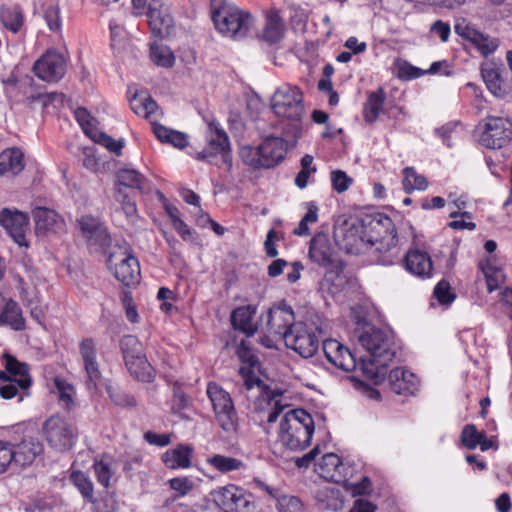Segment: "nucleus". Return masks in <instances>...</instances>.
Instances as JSON below:
<instances>
[{"mask_svg":"<svg viewBox=\"0 0 512 512\" xmlns=\"http://www.w3.org/2000/svg\"><path fill=\"white\" fill-rule=\"evenodd\" d=\"M512 135V123L502 117L489 116L486 118L480 143L487 148L499 149L505 146Z\"/></svg>","mask_w":512,"mask_h":512,"instance_id":"obj_17","label":"nucleus"},{"mask_svg":"<svg viewBox=\"0 0 512 512\" xmlns=\"http://www.w3.org/2000/svg\"><path fill=\"white\" fill-rule=\"evenodd\" d=\"M236 353L241 362L246 363L250 367H255L256 364L258 363L257 356L254 354L252 348L245 340H242L241 343L238 345Z\"/></svg>","mask_w":512,"mask_h":512,"instance_id":"obj_56","label":"nucleus"},{"mask_svg":"<svg viewBox=\"0 0 512 512\" xmlns=\"http://www.w3.org/2000/svg\"><path fill=\"white\" fill-rule=\"evenodd\" d=\"M257 307L254 305H245L235 308L231 313V324L235 330L241 331L247 337L253 336L258 325L253 321L256 315Z\"/></svg>","mask_w":512,"mask_h":512,"instance_id":"obj_27","label":"nucleus"},{"mask_svg":"<svg viewBox=\"0 0 512 512\" xmlns=\"http://www.w3.org/2000/svg\"><path fill=\"white\" fill-rule=\"evenodd\" d=\"M192 449L189 446L179 445L174 449L166 451L162 460L168 468H188L190 467V457Z\"/></svg>","mask_w":512,"mask_h":512,"instance_id":"obj_37","label":"nucleus"},{"mask_svg":"<svg viewBox=\"0 0 512 512\" xmlns=\"http://www.w3.org/2000/svg\"><path fill=\"white\" fill-rule=\"evenodd\" d=\"M1 20L5 28L13 33H17L23 25V16L17 9L2 10Z\"/></svg>","mask_w":512,"mask_h":512,"instance_id":"obj_47","label":"nucleus"},{"mask_svg":"<svg viewBox=\"0 0 512 512\" xmlns=\"http://www.w3.org/2000/svg\"><path fill=\"white\" fill-rule=\"evenodd\" d=\"M325 333V325L316 316L305 322H297L285 335V345L303 358L312 357L319 349L320 338Z\"/></svg>","mask_w":512,"mask_h":512,"instance_id":"obj_5","label":"nucleus"},{"mask_svg":"<svg viewBox=\"0 0 512 512\" xmlns=\"http://www.w3.org/2000/svg\"><path fill=\"white\" fill-rule=\"evenodd\" d=\"M260 146L263 168H272L278 165L287 152V142L282 137L268 136Z\"/></svg>","mask_w":512,"mask_h":512,"instance_id":"obj_23","label":"nucleus"},{"mask_svg":"<svg viewBox=\"0 0 512 512\" xmlns=\"http://www.w3.org/2000/svg\"><path fill=\"white\" fill-rule=\"evenodd\" d=\"M115 199L121 204L127 217H133L137 213L136 203L131 195L122 187H115Z\"/></svg>","mask_w":512,"mask_h":512,"instance_id":"obj_48","label":"nucleus"},{"mask_svg":"<svg viewBox=\"0 0 512 512\" xmlns=\"http://www.w3.org/2000/svg\"><path fill=\"white\" fill-rule=\"evenodd\" d=\"M70 480L80 491L82 496L88 500L93 498V483L89 477L82 471H74L70 476Z\"/></svg>","mask_w":512,"mask_h":512,"instance_id":"obj_45","label":"nucleus"},{"mask_svg":"<svg viewBox=\"0 0 512 512\" xmlns=\"http://www.w3.org/2000/svg\"><path fill=\"white\" fill-rule=\"evenodd\" d=\"M403 189L406 193H411L414 190H426L428 181L425 176L418 174L413 167H406L403 170Z\"/></svg>","mask_w":512,"mask_h":512,"instance_id":"obj_41","label":"nucleus"},{"mask_svg":"<svg viewBox=\"0 0 512 512\" xmlns=\"http://www.w3.org/2000/svg\"><path fill=\"white\" fill-rule=\"evenodd\" d=\"M13 467H15V465L12 444L6 441H0V474Z\"/></svg>","mask_w":512,"mask_h":512,"instance_id":"obj_54","label":"nucleus"},{"mask_svg":"<svg viewBox=\"0 0 512 512\" xmlns=\"http://www.w3.org/2000/svg\"><path fill=\"white\" fill-rule=\"evenodd\" d=\"M323 352L331 364L343 371H353L359 365L352 352L337 340H324Z\"/></svg>","mask_w":512,"mask_h":512,"instance_id":"obj_20","label":"nucleus"},{"mask_svg":"<svg viewBox=\"0 0 512 512\" xmlns=\"http://www.w3.org/2000/svg\"><path fill=\"white\" fill-rule=\"evenodd\" d=\"M190 405V398L183 392L180 385L176 382L173 386V399L171 405V411L174 414L180 413Z\"/></svg>","mask_w":512,"mask_h":512,"instance_id":"obj_52","label":"nucleus"},{"mask_svg":"<svg viewBox=\"0 0 512 512\" xmlns=\"http://www.w3.org/2000/svg\"><path fill=\"white\" fill-rule=\"evenodd\" d=\"M279 512H307L302 501L291 495H282L276 498Z\"/></svg>","mask_w":512,"mask_h":512,"instance_id":"obj_46","label":"nucleus"},{"mask_svg":"<svg viewBox=\"0 0 512 512\" xmlns=\"http://www.w3.org/2000/svg\"><path fill=\"white\" fill-rule=\"evenodd\" d=\"M210 497L220 512H259L254 496L233 484L214 489Z\"/></svg>","mask_w":512,"mask_h":512,"instance_id":"obj_7","label":"nucleus"},{"mask_svg":"<svg viewBox=\"0 0 512 512\" xmlns=\"http://www.w3.org/2000/svg\"><path fill=\"white\" fill-rule=\"evenodd\" d=\"M132 5L137 15L146 13L150 29L155 36L164 38L171 34L174 21L163 9L162 0H132Z\"/></svg>","mask_w":512,"mask_h":512,"instance_id":"obj_11","label":"nucleus"},{"mask_svg":"<svg viewBox=\"0 0 512 512\" xmlns=\"http://www.w3.org/2000/svg\"><path fill=\"white\" fill-rule=\"evenodd\" d=\"M107 265L115 278L124 285L130 286L138 282L140 277L139 262L126 250L111 253Z\"/></svg>","mask_w":512,"mask_h":512,"instance_id":"obj_16","label":"nucleus"},{"mask_svg":"<svg viewBox=\"0 0 512 512\" xmlns=\"http://www.w3.org/2000/svg\"><path fill=\"white\" fill-rule=\"evenodd\" d=\"M502 72L503 70L492 62L481 65V76L487 89L493 96L500 99H504L510 94V88L506 84Z\"/></svg>","mask_w":512,"mask_h":512,"instance_id":"obj_22","label":"nucleus"},{"mask_svg":"<svg viewBox=\"0 0 512 512\" xmlns=\"http://www.w3.org/2000/svg\"><path fill=\"white\" fill-rule=\"evenodd\" d=\"M32 70L39 79L56 83L66 74L67 59L56 49H49L34 63Z\"/></svg>","mask_w":512,"mask_h":512,"instance_id":"obj_15","label":"nucleus"},{"mask_svg":"<svg viewBox=\"0 0 512 512\" xmlns=\"http://www.w3.org/2000/svg\"><path fill=\"white\" fill-rule=\"evenodd\" d=\"M482 438H484V432H479L473 424L466 425L461 433L462 443L468 449H475Z\"/></svg>","mask_w":512,"mask_h":512,"instance_id":"obj_50","label":"nucleus"},{"mask_svg":"<svg viewBox=\"0 0 512 512\" xmlns=\"http://www.w3.org/2000/svg\"><path fill=\"white\" fill-rule=\"evenodd\" d=\"M93 467L95 475L97 477V481L107 488L109 486L110 479L113 475V471L111 470L110 464L101 460L96 461Z\"/></svg>","mask_w":512,"mask_h":512,"instance_id":"obj_57","label":"nucleus"},{"mask_svg":"<svg viewBox=\"0 0 512 512\" xmlns=\"http://www.w3.org/2000/svg\"><path fill=\"white\" fill-rule=\"evenodd\" d=\"M89 138L94 143L105 147L109 152L114 153L117 156L122 154V149L125 145L123 139L115 140L105 132L99 131L98 129L94 131Z\"/></svg>","mask_w":512,"mask_h":512,"instance_id":"obj_43","label":"nucleus"},{"mask_svg":"<svg viewBox=\"0 0 512 512\" xmlns=\"http://www.w3.org/2000/svg\"><path fill=\"white\" fill-rule=\"evenodd\" d=\"M44 19L48 28L53 32H58L61 29L60 10L57 6H48L44 13Z\"/></svg>","mask_w":512,"mask_h":512,"instance_id":"obj_58","label":"nucleus"},{"mask_svg":"<svg viewBox=\"0 0 512 512\" xmlns=\"http://www.w3.org/2000/svg\"><path fill=\"white\" fill-rule=\"evenodd\" d=\"M78 224L82 234L93 244L104 247L110 243L107 228L99 218L85 215L78 220Z\"/></svg>","mask_w":512,"mask_h":512,"instance_id":"obj_24","label":"nucleus"},{"mask_svg":"<svg viewBox=\"0 0 512 512\" xmlns=\"http://www.w3.org/2000/svg\"><path fill=\"white\" fill-rule=\"evenodd\" d=\"M455 31L475 44L484 56L494 53L498 48V41L496 39L490 38L488 35L476 29L466 27V32L462 33L460 32V25H456Z\"/></svg>","mask_w":512,"mask_h":512,"instance_id":"obj_30","label":"nucleus"},{"mask_svg":"<svg viewBox=\"0 0 512 512\" xmlns=\"http://www.w3.org/2000/svg\"><path fill=\"white\" fill-rule=\"evenodd\" d=\"M390 389L399 395H413L418 390L417 376L403 368H395L388 375Z\"/></svg>","mask_w":512,"mask_h":512,"instance_id":"obj_25","label":"nucleus"},{"mask_svg":"<svg viewBox=\"0 0 512 512\" xmlns=\"http://www.w3.org/2000/svg\"><path fill=\"white\" fill-rule=\"evenodd\" d=\"M5 369L10 376L17 379V383L21 390H27L31 386V377L29 375V367L26 363L19 362L10 354L4 355Z\"/></svg>","mask_w":512,"mask_h":512,"instance_id":"obj_33","label":"nucleus"},{"mask_svg":"<svg viewBox=\"0 0 512 512\" xmlns=\"http://www.w3.org/2000/svg\"><path fill=\"white\" fill-rule=\"evenodd\" d=\"M80 355L85 371V384L89 390L97 389L101 383L102 374L96 359V345L93 339L85 338L79 345Z\"/></svg>","mask_w":512,"mask_h":512,"instance_id":"obj_18","label":"nucleus"},{"mask_svg":"<svg viewBox=\"0 0 512 512\" xmlns=\"http://www.w3.org/2000/svg\"><path fill=\"white\" fill-rule=\"evenodd\" d=\"M261 329L263 332L278 336L285 340V335L291 331L292 326L296 324L295 315L292 307L285 301H281L268 309L267 314L262 317Z\"/></svg>","mask_w":512,"mask_h":512,"instance_id":"obj_14","label":"nucleus"},{"mask_svg":"<svg viewBox=\"0 0 512 512\" xmlns=\"http://www.w3.org/2000/svg\"><path fill=\"white\" fill-rule=\"evenodd\" d=\"M359 343L368 352V357L360 358V369L366 378L380 384L386 377L387 367L397 357L398 346L393 336L373 327L359 336Z\"/></svg>","mask_w":512,"mask_h":512,"instance_id":"obj_2","label":"nucleus"},{"mask_svg":"<svg viewBox=\"0 0 512 512\" xmlns=\"http://www.w3.org/2000/svg\"><path fill=\"white\" fill-rule=\"evenodd\" d=\"M230 141L226 132L218 124L209 123V134L207 136L206 147L196 154V159L213 163L218 155L221 156L223 163L232 167V158L230 154Z\"/></svg>","mask_w":512,"mask_h":512,"instance_id":"obj_13","label":"nucleus"},{"mask_svg":"<svg viewBox=\"0 0 512 512\" xmlns=\"http://www.w3.org/2000/svg\"><path fill=\"white\" fill-rule=\"evenodd\" d=\"M55 383L60 394L59 399L65 403L66 407H69L73 403L72 386L59 379H56Z\"/></svg>","mask_w":512,"mask_h":512,"instance_id":"obj_61","label":"nucleus"},{"mask_svg":"<svg viewBox=\"0 0 512 512\" xmlns=\"http://www.w3.org/2000/svg\"><path fill=\"white\" fill-rule=\"evenodd\" d=\"M106 390L115 405L121 407H134L136 405L135 398L120 388L108 385Z\"/></svg>","mask_w":512,"mask_h":512,"instance_id":"obj_51","label":"nucleus"},{"mask_svg":"<svg viewBox=\"0 0 512 512\" xmlns=\"http://www.w3.org/2000/svg\"><path fill=\"white\" fill-rule=\"evenodd\" d=\"M318 506L322 510L338 511L343 506L341 493L338 489L324 487L316 492Z\"/></svg>","mask_w":512,"mask_h":512,"instance_id":"obj_38","label":"nucleus"},{"mask_svg":"<svg viewBox=\"0 0 512 512\" xmlns=\"http://www.w3.org/2000/svg\"><path fill=\"white\" fill-rule=\"evenodd\" d=\"M207 396L219 427L228 435L236 433L239 419L230 394L218 384L210 382L207 386Z\"/></svg>","mask_w":512,"mask_h":512,"instance_id":"obj_8","label":"nucleus"},{"mask_svg":"<svg viewBox=\"0 0 512 512\" xmlns=\"http://www.w3.org/2000/svg\"><path fill=\"white\" fill-rule=\"evenodd\" d=\"M211 15L216 29L226 37L241 40L255 30V19L250 12L227 0H211Z\"/></svg>","mask_w":512,"mask_h":512,"instance_id":"obj_3","label":"nucleus"},{"mask_svg":"<svg viewBox=\"0 0 512 512\" xmlns=\"http://www.w3.org/2000/svg\"><path fill=\"white\" fill-rule=\"evenodd\" d=\"M130 106L134 113L146 119H152L159 110L156 101L146 92L136 93L130 100Z\"/></svg>","mask_w":512,"mask_h":512,"instance_id":"obj_35","label":"nucleus"},{"mask_svg":"<svg viewBox=\"0 0 512 512\" xmlns=\"http://www.w3.org/2000/svg\"><path fill=\"white\" fill-rule=\"evenodd\" d=\"M341 465L342 463L338 455L327 453L318 464V472L323 478L334 480Z\"/></svg>","mask_w":512,"mask_h":512,"instance_id":"obj_42","label":"nucleus"},{"mask_svg":"<svg viewBox=\"0 0 512 512\" xmlns=\"http://www.w3.org/2000/svg\"><path fill=\"white\" fill-rule=\"evenodd\" d=\"M271 108L276 116L299 122L304 113L303 93L295 85L283 84L274 92Z\"/></svg>","mask_w":512,"mask_h":512,"instance_id":"obj_9","label":"nucleus"},{"mask_svg":"<svg viewBox=\"0 0 512 512\" xmlns=\"http://www.w3.org/2000/svg\"><path fill=\"white\" fill-rule=\"evenodd\" d=\"M75 118L81 126L83 132L90 137L97 128L93 125V118L90 113L83 107H79L75 110Z\"/></svg>","mask_w":512,"mask_h":512,"instance_id":"obj_55","label":"nucleus"},{"mask_svg":"<svg viewBox=\"0 0 512 512\" xmlns=\"http://www.w3.org/2000/svg\"><path fill=\"white\" fill-rule=\"evenodd\" d=\"M240 157L242 161L252 168H263L262 156L260 146L252 147L245 146L240 150Z\"/></svg>","mask_w":512,"mask_h":512,"instance_id":"obj_49","label":"nucleus"},{"mask_svg":"<svg viewBox=\"0 0 512 512\" xmlns=\"http://www.w3.org/2000/svg\"><path fill=\"white\" fill-rule=\"evenodd\" d=\"M144 439L151 445L158 447L168 446L171 442L169 434H157L152 431H147L144 434Z\"/></svg>","mask_w":512,"mask_h":512,"instance_id":"obj_62","label":"nucleus"},{"mask_svg":"<svg viewBox=\"0 0 512 512\" xmlns=\"http://www.w3.org/2000/svg\"><path fill=\"white\" fill-rule=\"evenodd\" d=\"M150 58L157 66L170 68L174 65L175 57L171 49L158 42H154L150 45Z\"/></svg>","mask_w":512,"mask_h":512,"instance_id":"obj_40","label":"nucleus"},{"mask_svg":"<svg viewBox=\"0 0 512 512\" xmlns=\"http://www.w3.org/2000/svg\"><path fill=\"white\" fill-rule=\"evenodd\" d=\"M308 255L313 263L326 270V276L332 273L338 275L345 268L344 262L339 258L326 233L319 232L313 236L310 240Z\"/></svg>","mask_w":512,"mask_h":512,"instance_id":"obj_10","label":"nucleus"},{"mask_svg":"<svg viewBox=\"0 0 512 512\" xmlns=\"http://www.w3.org/2000/svg\"><path fill=\"white\" fill-rule=\"evenodd\" d=\"M306 213L299 222L298 227L293 231L295 235L298 236H308L310 235V229L308 227L309 224H314L318 221V206L314 201L306 202Z\"/></svg>","mask_w":512,"mask_h":512,"instance_id":"obj_44","label":"nucleus"},{"mask_svg":"<svg viewBox=\"0 0 512 512\" xmlns=\"http://www.w3.org/2000/svg\"><path fill=\"white\" fill-rule=\"evenodd\" d=\"M434 295L441 304H449L455 299V296L450 292V285L446 281H440L436 285Z\"/></svg>","mask_w":512,"mask_h":512,"instance_id":"obj_59","label":"nucleus"},{"mask_svg":"<svg viewBox=\"0 0 512 512\" xmlns=\"http://www.w3.org/2000/svg\"><path fill=\"white\" fill-rule=\"evenodd\" d=\"M125 366L136 380L150 383L154 380L155 371L148 362L143 346L134 335H125L120 340Z\"/></svg>","mask_w":512,"mask_h":512,"instance_id":"obj_6","label":"nucleus"},{"mask_svg":"<svg viewBox=\"0 0 512 512\" xmlns=\"http://www.w3.org/2000/svg\"><path fill=\"white\" fill-rule=\"evenodd\" d=\"M333 236L336 244L351 254H358L377 242H385L387 246L397 243L396 229L388 216L371 219L368 224L358 218L338 221L334 225Z\"/></svg>","mask_w":512,"mask_h":512,"instance_id":"obj_1","label":"nucleus"},{"mask_svg":"<svg viewBox=\"0 0 512 512\" xmlns=\"http://www.w3.org/2000/svg\"><path fill=\"white\" fill-rule=\"evenodd\" d=\"M42 430L47 443L57 451H67L75 443L76 433L73 425L59 415L49 417L44 422Z\"/></svg>","mask_w":512,"mask_h":512,"instance_id":"obj_12","label":"nucleus"},{"mask_svg":"<svg viewBox=\"0 0 512 512\" xmlns=\"http://www.w3.org/2000/svg\"><path fill=\"white\" fill-rule=\"evenodd\" d=\"M206 462L211 468L223 474L246 468V464L240 459L222 454H214L208 457Z\"/></svg>","mask_w":512,"mask_h":512,"instance_id":"obj_39","label":"nucleus"},{"mask_svg":"<svg viewBox=\"0 0 512 512\" xmlns=\"http://www.w3.org/2000/svg\"><path fill=\"white\" fill-rule=\"evenodd\" d=\"M24 168L23 154L17 148L6 149L0 153V175H17Z\"/></svg>","mask_w":512,"mask_h":512,"instance_id":"obj_36","label":"nucleus"},{"mask_svg":"<svg viewBox=\"0 0 512 512\" xmlns=\"http://www.w3.org/2000/svg\"><path fill=\"white\" fill-rule=\"evenodd\" d=\"M116 179L115 187L137 189L140 193L149 192L151 189L148 179L135 169L118 170Z\"/></svg>","mask_w":512,"mask_h":512,"instance_id":"obj_29","label":"nucleus"},{"mask_svg":"<svg viewBox=\"0 0 512 512\" xmlns=\"http://www.w3.org/2000/svg\"><path fill=\"white\" fill-rule=\"evenodd\" d=\"M115 510L116 503L111 497L105 496L94 501V512H114Z\"/></svg>","mask_w":512,"mask_h":512,"instance_id":"obj_64","label":"nucleus"},{"mask_svg":"<svg viewBox=\"0 0 512 512\" xmlns=\"http://www.w3.org/2000/svg\"><path fill=\"white\" fill-rule=\"evenodd\" d=\"M32 214L38 231L57 233L64 230L65 221L55 210L36 207Z\"/></svg>","mask_w":512,"mask_h":512,"instance_id":"obj_28","label":"nucleus"},{"mask_svg":"<svg viewBox=\"0 0 512 512\" xmlns=\"http://www.w3.org/2000/svg\"><path fill=\"white\" fill-rule=\"evenodd\" d=\"M333 189L337 193H344L352 185L353 180L342 170H334L330 174Z\"/></svg>","mask_w":512,"mask_h":512,"instance_id":"obj_53","label":"nucleus"},{"mask_svg":"<svg viewBox=\"0 0 512 512\" xmlns=\"http://www.w3.org/2000/svg\"><path fill=\"white\" fill-rule=\"evenodd\" d=\"M0 225L19 246H28L25 234L28 229L29 218L25 213L4 208L0 212Z\"/></svg>","mask_w":512,"mask_h":512,"instance_id":"obj_19","label":"nucleus"},{"mask_svg":"<svg viewBox=\"0 0 512 512\" xmlns=\"http://www.w3.org/2000/svg\"><path fill=\"white\" fill-rule=\"evenodd\" d=\"M404 265L407 271L420 278H429L433 270L430 255L419 249H411L406 253Z\"/></svg>","mask_w":512,"mask_h":512,"instance_id":"obj_26","label":"nucleus"},{"mask_svg":"<svg viewBox=\"0 0 512 512\" xmlns=\"http://www.w3.org/2000/svg\"><path fill=\"white\" fill-rule=\"evenodd\" d=\"M386 100V93L382 87L371 92L363 107V118L368 124H373L379 117Z\"/></svg>","mask_w":512,"mask_h":512,"instance_id":"obj_32","label":"nucleus"},{"mask_svg":"<svg viewBox=\"0 0 512 512\" xmlns=\"http://www.w3.org/2000/svg\"><path fill=\"white\" fill-rule=\"evenodd\" d=\"M42 452L43 445L36 437H23L20 442L12 444L15 468L31 465Z\"/></svg>","mask_w":512,"mask_h":512,"instance_id":"obj_21","label":"nucleus"},{"mask_svg":"<svg viewBox=\"0 0 512 512\" xmlns=\"http://www.w3.org/2000/svg\"><path fill=\"white\" fill-rule=\"evenodd\" d=\"M430 31L439 35L442 42H446L449 39L451 28L449 23L437 20L431 25Z\"/></svg>","mask_w":512,"mask_h":512,"instance_id":"obj_63","label":"nucleus"},{"mask_svg":"<svg viewBox=\"0 0 512 512\" xmlns=\"http://www.w3.org/2000/svg\"><path fill=\"white\" fill-rule=\"evenodd\" d=\"M283 32L284 23L279 10L276 8L270 9L266 13V23L262 34L263 39L270 44H275L282 39Z\"/></svg>","mask_w":512,"mask_h":512,"instance_id":"obj_31","label":"nucleus"},{"mask_svg":"<svg viewBox=\"0 0 512 512\" xmlns=\"http://www.w3.org/2000/svg\"><path fill=\"white\" fill-rule=\"evenodd\" d=\"M171 489L176 491L175 495L185 496L192 490V482L187 478H173L169 481Z\"/></svg>","mask_w":512,"mask_h":512,"instance_id":"obj_60","label":"nucleus"},{"mask_svg":"<svg viewBox=\"0 0 512 512\" xmlns=\"http://www.w3.org/2000/svg\"><path fill=\"white\" fill-rule=\"evenodd\" d=\"M3 325H9L15 331L25 329V320L22 316L21 308L18 303L12 299L5 303L0 313V326Z\"/></svg>","mask_w":512,"mask_h":512,"instance_id":"obj_34","label":"nucleus"},{"mask_svg":"<svg viewBox=\"0 0 512 512\" xmlns=\"http://www.w3.org/2000/svg\"><path fill=\"white\" fill-rule=\"evenodd\" d=\"M312 416L304 409L287 410L280 421L279 442L291 451H299L310 445L314 433Z\"/></svg>","mask_w":512,"mask_h":512,"instance_id":"obj_4","label":"nucleus"}]
</instances>
